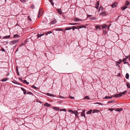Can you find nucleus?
Instances as JSON below:
<instances>
[{
  "instance_id": "nucleus-23",
  "label": "nucleus",
  "mask_w": 130,
  "mask_h": 130,
  "mask_svg": "<svg viewBox=\"0 0 130 130\" xmlns=\"http://www.w3.org/2000/svg\"><path fill=\"white\" fill-rule=\"evenodd\" d=\"M69 25H75L78 24L77 23H69Z\"/></svg>"
},
{
  "instance_id": "nucleus-4",
  "label": "nucleus",
  "mask_w": 130,
  "mask_h": 130,
  "mask_svg": "<svg viewBox=\"0 0 130 130\" xmlns=\"http://www.w3.org/2000/svg\"><path fill=\"white\" fill-rule=\"evenodd\" d=\"M117 5V3L116 2H114L111 5V6L112 8H115L116 7Z\"/></svg>"
},
{
  "instance_id": "nucleus-13",
  "label": "nucleus",
  "mask_w": 130,
  "mask_h": 130,
  "mask_svg": "<svg viewBox=\"0 0 130 130\" xmlns=\"http://www.w3.org/2000/svg\"><path fill=\"white\" fill-rule=\"evenodd\" d=\"M113 97V95L112 96H106L105 97L104 99H110L112 98Z\"/></svg>"
},
{
  "instance_id": "nucleus-48",
  "label": "nucleus",
  "mask_w": 130,
  "mask_h": 130,
  "mask_svg": "<svg viewBox=\"0 0 130 130\" xmlns=\"http://www.w3.org/2000/svg\"><path fill=\"white\" fill-rule=\"evenodd\" d=\"M24 44V43L22 42L20 44V47L21 46H22Z\"/></svg>"
},
{
  "instance_id": "nucleus-21",
  "label": "nucleus",
  "mask_w": 130,
  "mask_h": 130,
  "mask_svg": "<svg viewBox=\"0 0 130 130\" xmlns=\"http://www.w3.org/2000/svg\"><path fill=\"white\" fill-rule=\"evenodd\" d=\"M44 35V34H38L37 35V37L38 38H39V37H41V36Z\"/></svg>"
},
{
  "instance_id": "nucleus-19",
  "label": "nucleus",
  "mask_w": 130,
  "mask_h": 130,
  "mask_svg": "<svg viewBox=\"0 0 130 130\" xmlns=\"http://www.w3.org/2000/svg\"><path fill=\"white\" fill-rule=\"evenodd\" d=\"M127 91H125L123 92H120V94L121 95H122V96L124 94H126L127 93Z\"/></svg>"
},
{
  "instance_id": "nucleus-50",
  "label": "nucleus",
  "mask_w": 130,
  "mask_h": 130,
  "mask_svg": "<svg viewBox=\"0 0 130 130\" xmlns=\"http://www.w3.org/2000/svg\"><path fill=\"white\" fill-rule=\"evenodd\" d=\"M28 19L30 21H31L32 20L31 19V18H30L29 17H28Z\"/></svg>"
},
{
  "instance_id": "nucleus-28",
  "label": "nucleus",
  "mask_w": 130,
  "mask_h": 130,
  "mask_svg": "<svg viewBox=\"0 0 130 130\" xmlns=\"http://www.w3.org/2000/svg\"><path fill=\"white\" fill-rule=\"evenodd\" d=\"M129 77V75L128 73H127L125 75V77L126 79H128Z\"/></svg>"
},
{
  "instance_id": "nucleus-15",
  "label": "nucleus",
  "mask_w": 130,
  "mask_h": 130,
  "mask_svg": "<svg viewBox=\"0 0 130 130\" xmlns=\"http://www.w3.org/2000/svg\"><path fill=\"white\" fill-rule=\"evenodd\" d=\"M53 108L55 110L57 111L58 110L60 109L59 108L55 107H53Z\"/></svg>"
},
{
  "instance_id": "nucleus-61",
  "label": "nucleus",
  "mask_w": 130,
  "mask_h": 130,
  "mask_svg": "<svg viewBox=\"0 0 130 130\" xmlns=\"http://www.w3.org/2000/svg\"><path fill=\"white\" fill-rule=\"evenodd\" d=\"M92 15H89L88 14L87 15V17H91Z\"/></svg>"
},
{
  "instance_id": "nucleus-43",
  "label": "nucleus",
  "mask_w": 130,
  "mask_h": 130,
  "mask_svg": "<svg viewBox=\"0 0 130 130\" xmlns=\"http://www.w3.org/2000/svg\"><path fill=\"white\" fill-rule=\"evenodd\" d=\"M66 111V109H60V111Z\"/></svg>"
},
{
  "instance_id": "nucleus-38",
  "label": "nucleus",
  "mask_w": 130,
  "mask_h": 130,
  "mask_svg": "<svg viewBox=\"0 0 130 130\" xmlns=\"http://www.w3.org/2000/svg\"><path fill=\"white\" fill-rule=\"evenodd\" d=\"M85 99L89 100L90 98L88 96H86L85 97Z\"/></svg>"
},
{
  "instance_id": "nucleus-29",
  "label": "nucleus",
  "mask_w": 130,
  "mask_h": 130,
  "mask_svg": "<svg viewBox=\"0 0 130 130\" xmlns=\"http://www.w3.org/2000/svg\"><path fill=\"white\" fill-rule=\"evenodd\" d=\"M8 78H4L2 80V82H3L6 81H7L8 80Z\"/></svg>"
},
{
  "instance_id": "nucleus-57",
  "label": "nucleus",
  "mask_w": 130,
  "mask_h": 130,
  "mask_svg": "<svg viewBox=\"0 0 130 130\" xmlns=\"http://www.w3.org/2000/svg\"><path fill=\"white\" fill-rule=\"evenodd\" d=\"M111 24H110V25H109L107 27V28L108 29H109V28H110V27L111 26Z\"/></svg>"
},
{
  "instance_id": "nucleus-56",
  "label": "nucleus",
  "mask_w": 130,
  "mask_h": 130,
  "mask_svg": "<svg viewBox=\"0 0 130 130\" xmlns=\"http://www.w3.org/2000/svg\"><path fill=\"white\" fill-rule=\"evenodd\" d=\"M27 82V81L26 80H24L23 81V82L24 84H26V83Z\"/></svg>"
},
{
  "instance_id": "nucleus-55",
  "label": "nucleus",
  "mask_w": 130,
  "mask_h": 130,
  "mask_svg": "<svg viewBox=\"0 0 130 130\" xmlns=\"http://www.w3.org/2000/svg\"><path fill=\"white\" fill-rule=\"evenodd\" d=\"M19 79L21 82H23V81L21 77H19Z\"/></svg>"
},
{
  "instance_id": "nucleus-1",
  "label": "nucleus",
  "mask_w": 130,
  "mask_h": 130,
  "mask_svg": "<svg viewBox=\"0 0 130 130\" xmlns=\"http://www.w3.org/2000/svg\"><path fill=\"white\" fill-rule=\"evenodd\" d=\"M19 41V39L15 40L13 41H11L9 43V45H12L18 42Z\"/></svg>"
},
{
  "instance_id": "nucleus-16",
  "label": "nucleus",
  "mask_w": 130,
  "mask_h": 130,
  "mask_svg": "<svg viewBox=\"0 0 130 130\" xmlns=\"http://www.w3.org/2000/svg\"><path fill=\"white\" fill-rule=\"evenodd\" d=\"M46 95L47 96H49L51 97H55V96L52 94H51L49 93H47L46 94Z\"/></svg>"
},
{
  "instance_id": "nucleus-41",
  "label": "nucleus",
  "mask_w": 130,
  "mask_h": 130,
  "mask_svg": "<svg viewBox=\"0 0 130 130\" xmlns=\"http://www.w3.org/2000/svg\"><path fill=\"white\" fill-rule=\"evenodd\" d=\"M80 26H81V28H86V27L84 25H80Z\"/></svg>"
},
{
  "instance_id": "nucleus-12",
  "label": "nucleus",
  "mask_w": 130,
  "mask_h": 130,
  "mask_svg": "<svg viewBox=\"0 0 130 130\" xmlns=\"http://www.w3.org/2000/svg\"><path fill=\"white\" fill-rule=\"evenodd\" d=\"M100 112V111L99 110H94L92 111V113H98L99 112Z\"/></svg>"
},
{
  "instance_id": "nucleus-59",
  "label": "nucleus",
  "mask_w": 130,
  "mask_h": 130,
  "mask_svg": "<svg viewBox=\"0 0 130 130\" xmlns=\"http://www.w3.org/2000/svg\"><path fill=\"white\" fill-rule=\"evenodd\" d=\"M100 10H101V11H103V7H101Z\"/></svg>"
},
{
  "instance_id": "nucleus-10",
  "label": "nucleus",
  "mask_w": 130,
  "mask_h": 130,
  "mask_svg": "<svg viewBox=\"0 0 130 130\" xmlns=\"http://www.w3.org/2000/svg\"><path fill=\"white\" fill-rule=\"evenodd\" d=\"M102 28L103 29H106L107 27V25L105 24H103L102 26Z\"/></svg>"
},
{
  "instance_id": "nucleus-30",
  "label": "nucleus",
  "mask_w": 130,
  "mask_h": 130,
  "mask_svg": "<svg viewBox=\"0 0 130 130\" xmlns=\"http://www.w3.org/2000/svg\"><path fill=\"white\" fill-rule=\"evenodd\" d=\"M55 30L56 31H62V30L61 28H57L56 29H55Z\"/></svg>"
},
{
  "instance_id": "nucleus-62",
  "label": "nucleus",
  "mask_w": 130,
  "mask_h": 130,
  "mask_svg": "<svg viewBox=\"0 0 130 130\" xmlns=\"http://www.w3.org/2000/svg\"><path fill=\"white\" fill-rule=\"evenodd\" d=\"M12 82L13 83H14V84H17V82H14V81H12Z\"/></svg>"
},
{
  "instance_id": "nucleus-5",
  "label": "nucleus",
  "mask_w": 130,
  "mask_h": 130,
  "mask_svg": "<svg viewBox=\"0 0 130 130\" xmlns=\"http://www.w3.org/2000/svg\"><path fill=\"white\" fill-rule=\"evenodd\" d=\"M113 96L115 98H118L119 97H121L122 96V95H121L119 93V94H115L114 96H113Z\"/></svg>"
},
{
  "instance_id": "nucleus-3",
  "label": "nucleus",
  "mask_w": 130,
  "mask_h": 130,
  "mask_svg": "<svg viewBox=\"0 0 130 130\" xmlns=\"http://www.w3.org/2000/svg\"><path fill=\"white\" fill-rule=\"evenodd\" d=\"M43 11L41 9H40L39 12V14L38 15V17H40L43 14Z\"/></svg>"
},
{
  "instance_id": "nucleus-33",
  "label": "nucleus",
  "mask_w": 130,
  "mask_h": 130,
  "mask_svg": "<svg viewBox=\"0 0 130 130\" xmlns=\"http://www.w3.org/2000/svg\"><path fill=\"white\" fill-rule=\"evenodd\" d=\"M31 87L33 89H37L38 88L37 87H35L34 86H31Z\"/></svg>"
},
{
  "instance_id": "nucleus-6",
  "label": "nucleus",
  "mask_w": 130,
  "mask_h": 130,
  "mask_svg": "<svg viewBox=\"0 0 130 130\" xmlns=\"http://www.w3.org/2000/svg\"><path fill=\"white\" fill-rule=\"evenodd\" d=\"M107 15V14L106 12H105L103 11L102 12H101L100 13V16H105L106 15Z\"/></svg>"
},
{
  "instance_id": "nucleus-17",
  "label": "nucleus",
  "mask_w": 130,
  "mask_h": 130,
  "mask_svg": "<svg viewBox=\"0 0 130 130\" xmlns=\"http://www.w3.org/2000/svg\"><path fill=\"white\" fill-rule=\"evenodd\" d=\"M56 22V20L55 19L52 21V22H51V24H54Z\"/></svg>"
},
{
  "instance_id": "nucleus-54",
  "label": "nucleus",
  "mask_w": 130,
  "mask_h": 130,
  "mask_svg": "<svg viewBox=\"0 0 130 130\" xmlns=\"http://www.w3.org/2000/svg\"><path fill=\"white\" fill-rule=\"evenodd\" d=\"M90 19L91 20H95V18H94V17H93L91 18H90Z\"/></svg>"
},
{
  "instance_id": "nucleus-45",
  "label": "nucleus",
  "mask_w": 130,
  "mask_h": 130,
  "mask_svg": "<svg viewBox=\"0 0 130 130\" xmlns=\"http://www.w3.org/2000/svg\"><path fill=\"white\" fill-rule=\"evenodd\" d=\"M114 108H109V110L112 111L114 110Z\"/></svg>"
},
{
  "instance_id": "nucleus-8",
  "label": "nucleus",
  "mask_w": 130,
  "mask_h": 130,
  "mask_svg": "<svg viewBox=\"0 0 130 130\" xmlns=\"http://www.w3.org/2000/svg\"><path fill=\"white\" fill-rule=\"evenodd\" d=\"M99 5V2H97V3L95 4V8L98 9V8Z\"/></svg>"
},
{
  "instance_id": "nucleus-26",
  "label": "nucleus",
  "mask_w": 130,
  "mask_h": 130,
  "mask_svg": "<svg viewBox=\"0 0 130 130\" xmlns=\"http://www.w3.org/2000/svg\"><path fill=\"white\" fill-rule=\"evenodd\" d=\"M129 57V56H126V58H124L123 60V62H124V61H125Z\"/></svg>"
},
{
  "instance_id": "nucleus-44",
  "label": "nucleus",
  "mask_w": 130,
  "mask_h": 130,
  "mask_svg": "<svg viewBox=\"0 0 130 130\" xmlns=\"http://www.w3.org/2000/svg\"><path fill=\"white\" fill-rule=\"evenodd\" d=\"M79 20V19L76 18L74 19V21L76 22L77 21H78V20Z\"/></svg>"
},
{
  "instance_id": "nucleus-34",
  "label": "nucleus",
  "mask_w": 130,
  "mask_h": 130,
  "mask_svg": "<svg viewBox=\"0 0 130 130\" xmlns=\"http://www.w3.org/2000/svg\"><path fill=\"white\" fill-rule=\"evenodd\" d=\"M72 28L73 30H74L75 29H77V28L75 26H74L72 27Z\"/></svg>"
},
{
  "instance_id": "nucleus-58",
  "label": "nucleus",
  "mask_w": 130,
  "mask_h": 130,
  "mask_svg": "<svg viewBox=\"0 0 130 130\" xmlns=\"http://www.w3.org/2000/svg\"><path fill=\"white\" fill-rule=\"evenodd\" d=\"M17 83V85H20L22 86V85L20 83H19L18 82Z\"/></svg>"
},
{
  "instance_id": "nucleus-22",
  "label": "nucleus",
  "mask_w": 130,
  "mask_h": 130,
  "mask_svg": "<svg viewBox=\"0 0 130 130\" xmlns=\"http://www.w3.org/2000/svg\"><path fill=\"white\" fill-rule=\"evenodd\" d=\"M20 37V36L17 34L14 35L13 36V37L14 38H19Z\"/></svg>"
},
{
  "instance_id": "nucleus-49",
  "label": "nucleus",
  "mask_w": 130,
  "mask_h": 130,
  "mask_svg": "<svg viewBox=\"0 0 130 130\" xmlns=\"http://www.w3.org/2000/svg\"><path fill=\"white\" fill-rule=\"evenodd\" d=\"M77 28V29H79L80 28H81V27L80 25H78L77 26V27H76Z\"/></svg>"
},
{
  "instance_id": "nucleus-27",
  "label": "nucleus",
  "mask_w": 130,
  "mask_h": 130,
  "mask_svg": "<svg viewBox=\"0 0 130 130\" xmlns=\"http://www.w3.org/2000/svg\"><path fill=\"white\" fill-rule=\"evenodd\" d=\"M126 85L128 88H130V84L129 83H127L126 84Z\"/></svg>"
},
{
  "instance_id": "nucleus-18",
  "label": "nucleus",
  "mask_w": 130,
  "mask_h": 130,
  "mask_svg": "<svg viewBox=\"0 0 130 130\" xmlns=\"http://www.w3.org/2000/svg\"><path fill=\"white\" fill-rule=\"evenodd\" d=\"M44 106H46L48 107H50V106H51V105L47 103H45V104H44Z\"/></svg>"
},
{
  "instance_id": "nucleus-14",
  "label": "nucleus",
  "mask_w": 130,
  "mask_h": 130,
  "mask_svg": "<svg viewBox=\"0 0 130 130\" xmlns=\"http://www.w3.org/2000/svg\"><path fill=\"white\" fill-rule=\"evenodd\" d=\"M10 37V35L8 36H4L3 37V39H9Z\"/></svg>"
},
{
  "instance_id": "nucleus-11",
  "label": "nucleus",
  "mask_w": 130,
  "mask_h": 130,
  "mask_svg": "<svg viewBox=\"0 0 130 130\" xmlns=\"http://www.w3.org/2000/svg\"><path fill=\"white\" fill-rule=\"evenodd\" d=\"M123 110V109L122 108H116L115 109V111H118V112H120Z\"/></svg>"
},
{
  "instance_id": "nucleus-20",
  "label": "nucleus",
  "mask_w": 130,
  "mask_h": 130,
  "mask_svg": "<svg viewBox=\"0 0 130 130\" xmlns=\"http://www.w3.org/2000/svg\"><path fill=\"white\" fill-rule=\"evenodd\" d=\"M92 111V109L90 110L89 111H88L87 112L86 114L88 115L90 114L91 113V112Z\"/></svg>"
},
{
  "instance_id": "nucleus-32",
  "label": "nucleus",
  "mask_w": 130,
  "mask_h": 130,
  "mask_svg": "<svg viewBox=\"0 0 130 130\" xmlns=\"http://www.w3.org/2000/svg\"><path fill=\"white\" fill-rule=\"evenodd\" d=\"M35 8V5L34 4H32L31 5L30 8L32 9H33Z\"/></svg>"
},
{
  "instance_id": "nucleus-39",
  "label": "nucleus",
  "mask_w": 130,
  "mask_h": 130,
  "mask_svg": "<svg viewBox=\"0 0 130 130\" xmlns=\"http://www.w3.org/2000/svg\"><path fill=\"white\" fill-rule=\"evenodd\" d=\"M122 62V60H119V61H117L116 62L118 64H120Z\"/></svg>"
},
{
  "instance_id": "nucleus-47",
  "label": "nucleus",
  "mask_w": 130,
  "mask_h": 130,
  "mask_svg": "<svg viewBox=\"0 0 130 130\" xmlns=\"http://www.w3.org/2000/svg\"><path fill=\"white\" fill-rule=\"evenodd\" d=\"M20 1L23 3H24L25 2L26 0H20Z\"/></svg>"
},
{
  "instance_id": "nucleus-51",
  "label": "nucleus",
  "mask_w": 130,
  "mask_h": 130,
  "mask_svg": "<svg viewBox=\"0 0 130 130\" xmlns=\"http://www.w3.org/2000/svg\"><path fill=\"white\" fill-rule=\"evenodd\" d=\"M16 70L17 73H18V71H19L18 67H16Z\"/></svg>"
},
{
  "instance_id": "nucleus-46",
  "label": "nucleus",
  "mask_w": 130,
  "mask_h": 130,
  "mask_svg": "<svg viewBox=\"0 0 130 130\" xmlns=\"http://www.w3.org/2000/svg\"><path fill=\"white\" fill-rule=\"evenodd\" d=\"M27 94L29 95H32V93L31 92H29L27 93Z\"/></svg>"
},
{
  "instance_id": "nucleus-60",
  "label": "nucleus",
  "mask_w": 130,
  "mask_h": 130,
  "mask_svg": "<svg viewBox=\"0 0 130 130\" xmlns=\"http://www.w3.org/2000/svg\"><path fill=\"white\" fill-rule=\"evenodd\" d=\"M124 64H125L127 63L128 64H129L128 63V62H125V61H124Z\"/></svg>"
},
{
  "instance_id": "nucleus-42",
  "label": "nucleus",
  "mask_w": 130,
  "mask_h": 130,
  "mask_svg": "<svg viewBox=\"0 0 130 130\" xmlns=\"http://www.w3.org/2000/svg\"><path fill=\"white\" fill-rule=\"evenodd\" d=\"M114 102V100H112L111 101H108L107 102V103L108 104L112 102Z\"/></svg>"
},
{
  "instance_id": "nucleus-64",
  "label": "nucleus",
  "mask_w": 130,
  "mask_h": 130,
  "mask_svg": "<svg viewBox=\"0 0 130 130\" xmlns=\"http://www.w3.org/2000/svg\"><path fill=\"white\" fill-rule=\"evenodd\" d=\"M100 103L97 102H96L95 103V104H97L100 105Z\"/></svg>"
},
{
  "instance_id": "nucleus-40",
  "label": "nucleus",
  "mask_w": 130,
  "mask_h": 130,
  "mask_svg": "<svg viewBox=\"0 0 130 130\" xmlns=\"http://www.w3.org/2000/svg\"><path fill=\"white\" fill-rule=\"evenodd\" d=\"M126 4L125 5H126V6H127L130 3L129 2L127 1H126Z\"/></svg>"
},
{
  "instance_id": "nucleus-37",
  "label": "nucleus",
  "mask_w": 130,
  "mask_h": 130,
  "mask_svg": "<svg viewBox=\"0 0 130 130\" xmlns=\"http://www.w3.org/2000/svg\"><path fill=\"white\" fill-rule=\"evenodd\" d=\"M72 29V28L71 27H70L68 28H67L66 29H65V30H70Z\"/></svg>"
},
{
  "instance_id": "nucleus-63",
  "label": "nucleus",
  "mask_w": 130,
  "mask_h": 130,
  "mask_svg": "<svg viewBox=\"0 0 130 130\" xmlns=\"http://www.w3.org/2000/svg\"><path fill=\"white\" fill-rule=\"evenodd\" d=\"M74 98V97H73V96H70V98L71 99H73Z\"/></svg>"
},
{
  "instance_id": "nucleus-25",
  "label": "nucleus",
  "mask_w": 130,
  "mask_h": 130,
  "mask_svg": "<svg viewBox=\"0 0 130 130\" xmlns=\"http://www.w3.org/2000/svg\"><path fill=\"white\" fill-rule=\"evenodd\" d=\"M126 8H127V7L125 6H124L121 8V10H125Z\"/></svg>"
},
{
  "instance_id": "nucleus-36",
  "label": "nucleus",
  "mask_w": 130,
  "mask_h": 130,
  "mask_svg": "<svg viewBox=\"0 0 130 130\" xmlns=\"http://www.w3.org/2000/svg\"><path fill=\"white\" fill-rule=\"evenodd\" d=\"M96 29H99V30H100L101 29L100 27L97 26H96Z\"/></svg>"
},
{
  "instance_id": "nucleus-2",
  "label": "nucleus",
  "mask_w": 130,
  "mask_h": 130,
  "mask_svg": "<svg viewBox=\"0 0 130 130\" xmlns=\"http://www.w3.org/2000/svg\"><path fill=\"white\" fill-rule=\"evenodd\" d=\"M85 110H83L81 113V115L80 116L84 117L85 118H86L85 114Z\"/></svg>"
},
{
  "instance_id": "nucleus-52",
  "label": "nucleus",
  "mask_w": 130,
  "mask_h": 130,
  "mask_svg": "<svg viewBox=\"0 0 130 130\" xmlns=\"http://www.w3.org/2000/svg\"><path fill=\"white\" fill-rule=\"evenodd\" d=\"M76 113H74V114H75V116L77 117V114H78V112H77V111H76Z\"/></svg>"
},
{
  "instance_id": "nucleus-31",
  "label": "nucleus",
  "mask_w": 130,
  "mask_h": 130,
  "mask_svg": "<svg viewBox=\"0 0 130 130\" xmlns=\"http://www.w3.org/2000/svg\"><path fill=\"white\" fill-rule=\"evenodd\" d=\"M49 1L51 3V5L52 6H53L54 5V3L53 2V0H49Z\"/></svg>"
},
{
  "instance_id": "nucleus-35",
  "label": "nucleus",
  "mask_w": 130,
  "mask_h": 130,
  "mask_svg": "<svg viewBox=\"0 0 130 130\" xmlns=\"http://www.w3.org/2000/svg\"><path fill=\"white\" fill-rule=\"evenodd\" d=\"M69 112H71V114L74 113L72 110H68Z\"/></svg>"
},
{
  "instance_id": "nucleus-7",
  "label": "nucleus",
  "mask_w": 130,
  "mask_h": 130,
  "mask_svg": "<svg viewBox=\"0 0 130 130\" xmlns=\"http://www.w3.org/2000/svg\"><path fill=\"white\" fill-rule=\"evenodd\" d=\"M57 11L59 13V14L60 15L62 14V13L61 12V10L60 9H57Z\"/></svg>"
},
{
  "instance_id": "nucleus-53",
  "label": "nucleus",
  "mask_w": 130,
  "mask_h": 130,
  "mask_svg": "<svg viewBox=\"0 0 130 130\" xmlns=\"http://www.w3.org/2000/svg\"><path fill=\"white\" fill-rule=\"evenodd\" d=\"M1 51H2L3 52H5V50L3 48H2V49L1 50Z\"/></svg>"
},
{
  "instance_id": "nucleus-24",
  "label": "nucleus",
  "mask_w": 130,
  "mask_h": 130,
  "mask_svg": "<svg viewBox=\"0 0 130 130\" xmlns=\"http://www.w3.org/2000/svg\"><path fill=\"white\" fill-rule=\"evenodd\" d=\"M52 33V31H49L46 32L45 33V35H48V34H51V33Z\"/></svg>"
},
{
  "instance_id": "nucleus-9",
  "label": "nucleus",
  "mask_w": 130,
  "mask_h": 130,
  "mask_svg": "<svg viewBox=\"0 0 130 130\" xmlns=\"http://www.w3.org/2000/svg\"><path fill=\"white\" fill-rule=\"evenodd\" d=\"M21 89L23 91L24 94H26V91L25 89L22 87H21Z\"/></svg>"
}]
</instances>
